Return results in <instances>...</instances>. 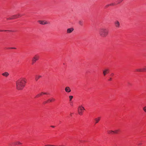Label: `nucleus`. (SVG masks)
I'll return each mask as SVG.
<instances>
[{"mask_svg": "<svg viewBox=\"0 0 146 146\" xmlns=\"http://www.w3.org/2000/svg\"><path fill=\"white\" fill-rule=\"evenodd\" d=\"M26 79L25 78H21L16 82L17 89L18 90H22L26 83Z\"/></svg>", "mask_w": 146, "mask_h": 146, "instance_id": "nucleus-1", "label": "nucleus"}, {"mask_svg": "<svg viewBox=\"0 0 146 146\" xmlns=\"http://www.w3.org/2000/svg\"><path fill=\"white\" fill-rule=\"evenodd\" d=\"M109 31L105 28H101L99 31V34L102 37H105L108 35Z\"/></svg>", "mask_w": 146, "mask_h": 146, "instance_id": "nucleus-2", "label": "nucleus"}, {"mask_svg": "<svg viewBox=\"0 0 146 146\" xmlns=\"http://www.w3.org/2000/svg\"><path fill=\"white\" fill-rule=\"evenodd\" d=\"M39 56L38 54H36L32 58V64H34L37 61L39 60Z\"/></svg>", "mask_w": 146, "mask_h": 146, "instance_id": "nucleus-3", "label": "nucleus"}, {"mask_svg": "<svg viewBox=\"0 0 146 146\" xmlns=\"http://www.w3.org/2000/svg\"><path fill=\"white\" fill-rule=\"evenodd\" d=\"M85 110V109L82 106H79L78 108V112L79 114L80 115H82L83 114V111Z\"/></svg>", "mask_w": 146, "mask_h": 146, "instance_id": "nucleus-4", "label": "nucleus"}, {"mask_svg": "<svg viewBox=\"0 0 146 146\" xmlns=\"http://www.w3.org/2000/svg\"><path fill=\"white\" fill-rule=\"evenodd\" d=\"M136 71L139 72H146V66H145L142 68L137 69H136Z\"/></svg>", "mask_w": 146, "mask_h": 146, "instance_id": "nucleus-5", "label": "nucleus"}, {"mask_svg": "<svg viewBox=\"0 0 146 146\" xmlns=\"http://www.w3.org/2000/svg\"><path fill=\"white\" fill-rule=\"evenodd\" d=\"M55 100L54 98H51L50 99H48L47 101H44L43 103L44 104H45L47 103H48V102H52L54 101H55Z\"/></svg>", "mask_w": 146, "mask_h": 146, "instance_id": "nucleus-6", "label": "nucleus"}, {"mask_svg": "<svg viewBox=\"0 0 146 146\" xmlns=\"http://www.w3.org/2000/svg\"><path fill=\"white\" fill-rule=\"evenodd\" d=\"M22 15L20 14H18L16 15H13L11 18H10L9 19H16L21 17Z\"/></svg>", "mask_w": 146, "mask_h": 146, "instance_id": "nucleus-7", "label": "nucleus"}, {"mask_svg": "<svg viewBox=\"0 0 146 146\" xmlns=\"http://www.w3.org/2000/svg\"><path fill=\"white\" fill-rule=\"evenodd\" d=\"M74 30L73 28L71 27L67 29L66 30V33L68 34H70Z\"/></svg>", "mask_w": 146, "mask_h": 146, "instance_id": "nucleus-8", "label": "nucleus"}, {"mask_svg": "<svg viewBox=\"0 0 146 146\" xmlns=\"http://www.w3.org/2000/svg\"><path fill=\"white\" fill-rule=\"evenodd\" d=\"M38 22L40 24L44 25L46 24H48L49 23L45 21H40L39 20L38 21Z\"/></svg>", "mask_w": 146, "mask_h": 146, "instance_id": "nucleus-9", "label": "nucleus"}, {"mask_svg": "<svg viewBox=\"0 0 146 146\" xmlns=\"http://www.w3.org/2000/svg\"><path fill=\"white\" fill-rule=\"evenodd\" d=\"M114 24L116 28H118L120 27V24L118 21H115L114 22Z\"/></svg>", "mask_w": 146, "mask_h": 146, "instance_id": "nucleus-10", "label": "nucleus"}, {"mask_svg": "<svg viewBox=\"0 0 146 146\" xmlns=\"http://www.w3.org/2000/svg\"><path fill=\"white\" fill-rule=\"evenodd\" d=\"M109 70L108 69H105L103 71V74L104 76H106L107 74L109 73Z\"/></svg>", "mask_w": 146, "mask_h": 146, "instance_id": "nucleus-11", "label": "nucleus"}, {"mask_svg": "<svg viewBox=\"0 0 146 146\" xmlns=\"http://www.w3.org/2000/svg\"><path fill=\"white\" fill-rule=\"evenodd\" d=\"M65 91L67 93H69L71 91V90L68 86L66 87L65 88Z\"/></svg>", "mask_w": 146, "mask_h": 146, "instance_id": "nucleus-12", "label": "nucleus"}, {"mask_svg": "<svg viewBox=\"0 0 146 146\" xmlns=\"http://www.w3.org/2000/svg\"><path fill=\"white\" fill-rule=\"evenodd\" d=\"M2 76L5 77H7L9 75V74L7 72H5L2 74Z\"/></svg>", "mask_w": 146, "mask_h": 146, "instance_id": "nucleus-13", "label": "nucleus"}, {"mask_svg": "<svg viewBox=\"0 0 146 146\" xmlns=\"http://www.w3.org/2000/svg\"><path fill=\"white\" fill-rule=\"evenodd\" d=\"M100 119V117H98L95 119L94 120L95 121V124L98 123Z\"/></svg>", "mask_w": 146, "mask_h": 146, "instance_id": "nucleus-14", "label": "nucleus"}, {"mask_svg": "<svg viewBox=\"0 0 146 146\" xmlns=\"http://www.w3.org/2000/svg\"><path fill=\"white\" fill-rule=\"evenodd\" d=\"M42 77V76L40 75H36L35 77V80L36 81H37L40 78Z\"/></svg>", "mask_w": 146, "mask_h": 146, "instance_id": "nucleus-15", "label": "nucleus"}, {"mask_svg": "<svg viewBox=\"0 0 146 146\" xmlns=\"http://www.w3.org/2000/svg\"><path fill=\"white\" fill-rule=\"evenodd\" d=\"M13 144L15 145H20L22 144V143L20 141H17L13 143Z\"/></svg>", "mask_w": 146, "mask_h": 146, "instance_id": "nucleus-16", "label": "nucleus"}, {"mask_svg": "<svg viewBox=\"0 0 146 146\" xmlns=\"http://www.w3.org/2000/svg\"><path fill=\"white\" fill-rule=\"evenodd\" d=\"M108 134H113L114 133V131L112 130H109L108 131Z\"/></svg>", "mask_w": 146, "mask_h": 146, "instance_id": "nucleus-17", "label": "nucleus"}, {"mask_svg": "<svg viewBox=\"0 0 146 146\" xmlns=\"http://www.w3.org/2000/svg\"><path fill=\"white\" fill-rule=\"evenodd\" d=\"M43 92H41V93H40L38 94L36 96V98H38V97H40V96H41V95H42V94H43Z\"/></svg>", "mask_w": 146, "mask_h": 146, "instance_id": "nucleus-18", "label": "nucleus"}, {"mask_svg": "<svg viewBox=\"0 0 146 146\" xmlns=\"http://www.w3.org/2000/svg\"><path fill=\"white\" fill-rule=\"evenodd\" d=\"M79 24L81 25L82 26L83 25V22L81 21H79L78 22Z\"/></svg>", "mask_w": 146, "mask_h": 146, "instance_id": "nucleus-19", "label": "nucleus"}, {"mask_svg": "<svg viewBox=\"0 0 146 146\" xmlns=\"http://www.w3.org/2000/svg\"><path fill=\"white\" fill-rule=\"evenodd\" d=\"M119 131V130H116L114 131V133L115 134H117Z\"/></svg>", "mask_w": 146, "mask_h": 146, "instance_id": "nucleus-20", "label": "nucleus"}, {"mask_svg": "<svg viewBox=\"0 0 146 146\" xmlns=\"http://www.w3.org/2000/svg\"><path fill=\"white\" fill-rule=\"evenodd\" d=\"M143 111L145 112L146 113V106L144 107L143 108Z\"/></svg>", "mask_w": 146, "mask_h": 146, "instance_id": "nucleus-21", "label": "nucleus"}, {"mask_svg": "<svg viewBox=\"0 0 146 146\" xmlns=\"http://www.w3.org/2000/svg\"><path fill=\"white\" fill-rule=\"evenodd\" d=\"M73 98V96H69V98L70 99V101H71L72 99Z\"/></svg>", "mask_w": 146, "mask_h": 146, "instance_id": "nucleus-22", "label": "nucleus"}, {"mask_svg": "<svg viewBox=\"0 0 146 146\" xmlns=\"http://www.w3.org/2000/svg\"><path fill=\"white\" fill-rule=\"evenodd\" d=\"M114 5V4L113 3L109 5H107V6L108 7V6L109 5Z\"/></svg>", "mask_w": 146, "mask_h": 146, "instance_id": "nucleus-23", "label": "nucleus"}, {"mask_svg": "<svg viewBox=\"0 0 146 146\" xmlns=\"http://www.w3.org/2000/svg\"><path fill=\"white\" fill-rule=\"evenodd\" d=\"M9 49H16V48H15L14 47H12V48H9Z\"/></svg>", "mask_w": 146, "mask_h": 146, "instance_id": "nucleus-24", "label": "nucleus"}, {"mask_svg": "<svg viewBox=\"0 0 146 146\" xmlns=\"http://www.w3.org/2000/svg\"><path fill=\"white\" fill-rule=\"evenodd\" d=\"M109 80L111 81L112 80V78H110V79Z\"/></svg>", "mask_w": 146, "mask_h": 146, "instance_id": "nucleus-25", "label": "nucleus"}, {"mask_svg": "<svg viewBox=\"0 0 146 146\" xmlns=\"http://www.w3.org/2000/svg\"><path fill=\"white\" fill-rule=\"evenodd\" d=\"M47 94L46 93H44V92H43V94Z\"/></svg>", "mask_w": 146, "mask_h": 146, "instance_id": "nucleus-26", "label": "nucleus"}, {"mask_svg": "<svg viewBox=\"0 0 146 146\" xmlns=\"http://www.w3.org/2000/svg\"><path fill=\"white\" fill-rule=\"evenodd\" d=\"M114 75V74L113 73H112L111 74V76H113Z\"/></svg>", "mask_w": 146, "mask_h": 146, "instance_id": "nucleus-27", "label": "nucleus"}, {"mask_svg": "<svg viewBox=\"0 0 146 146\" xmlns=\"http://www.w3.org/2000/svg\"><path fill=\"white\" fill-rule=\"evenodd\" d=\"M123 0H119V3L121 2Z\"/></svg>", "mask_w": 146, "mask_h": 146, "instance_id": "nucleus-28", "label": "nucleus"}, {"mask_svg": "<svg viewBox=\"0 0 146 146\" xmlns=\"http://www.w3.org/2000/svg\"><path fill=\"white\" fill-rule=\"evenodd\" d=\"M4 31H10V30H5Z\"/></svg>", "mask_w": 146, "mask_h": 146, "instance_id": "nucleus-29", "label": "nucleus"}, {"mask_svg": "<svg viewBox=\"0 0 146 146\" xmlns=\"http://www.w3.org/2000/svg\"><path fill=\"white\" fill-rule=\"evenodd\" d=\"M51 127L53 128L54 127V126H51Z\"/></svg>", "mask_w": 146, "mask_h": 146, "instance_id": "nucleus-30", "label": "nucleus"}, {"mask_svg": "<svg viewBox=\"0 0 146 146\" xmlns=\"http://www.w3.org/2000/svg\"><path fill=\"white\" fill-rule=\"evenodd\" d=\"M3 31V30H0V31Z\"/></svg>", "mask_w": 146, "mask_h": 146, "instance_id": "nucleus-31", "label": "nucleus"}]
</instances>
